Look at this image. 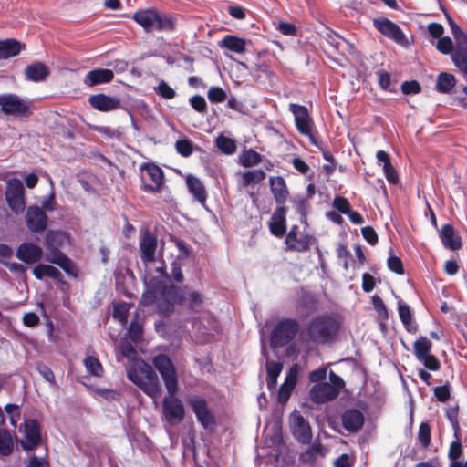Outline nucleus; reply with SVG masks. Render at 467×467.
I'll return each instance as SVG.
<instances>
[{"label": "nucleus", "instance_id": "obj_45", "mask_svg": "<svg viewBox=\"0 0 467 467\" xmlns=\"http://www.w3.org/2000/svg\"><path fill=\"white\" fill-rule=\"evenodd\" d=\"M458 413H459V406L458 405L451 406L446 409V416L453 429L454 437L456 439H459V433H460V424H459V420H458Z\"/></svg>", "mask_w": 467, "mask_h": 467}, {"label": "nucleus", "instance_id": "obj_23", "mask_svg": "<svg viewBox=\"0 0 467 467\" xmlns=\"http://www.w3.org/2000/svg\"><path fill=\"white\" fill-rule=\"evenodd\" d=\"M285 213L286 208L278 206L271 216L269 229L271 234L276 237H282L285 234Z\"/></svg>", "mask_w": 467, "mask_h": 467}, {"label": "nucleus", "instance_id": "obj_61", "mask_svg": "<svg viewBox=\"0 0 467 467\" xmlns=\"http://www.w3.org/2000/svg\"><path fill=\"white\" fill-rule=\"evenodd\" d=\"M362 236L370 244H375L378 242V234L371 226H366L361 229Z\"/></svg>", "mask_w": 467, "mask_h": 467}, {"label": "nucleus", "instance_id": "obj_18", "mask_svg": "<svg viewBox=\"0 0 467 467\" xmlns=\"http://www.w3.org/2000/svg\"><path fill=\"white\" fill-rule=\"evenodd\" d=\"M92 108L99 111H111L121 107L120 99L114 96H107L105 94L92 95L88 99Z\"/></svg>", "mask_w": 467, "mask_h": 467}, {"label": "nucleus", "instance_id": "obj_30", "mask_svg": "<svg viewBox=\"0 0 467 467\" xmlns=\"http://www.w3.org/2000/svg\"><path fill=\"white\" fill-rule=\"evenodd\" d=\"M447 19L451 33L455 40L454 50L467 49V35L461 29V27L452 18L447 16Z\"/></svg>", "mask_w": 467, "mask_h": 467}, {"label": "nucleus", "instance_id": "obj_17", "mask_svg": "<svg viewBox=\"0 0 467 467\" xmlns=\"http://www.w3.org/2000/svg\"><path fill=\"white\" fill-rule=\"evenodd\" d=\"M338 395V389L330 383L323 382L314 385L309 392L310 399L315 403H324L334 400Z\"/></svg>", "mask_w": 467, "mask_h": 467}, {"label": "nucleus", "instance_id": "obj_59", "mask_svg": "<svg viewBox=\"0 0 467 467\" xmlns=\"http://www.w3.org/2000/svg\"><path fill=\"white\" fill-rule=\"evenodd\" d=\"M419 361L423 363V365L430 370L435 371L438 370L441 367L438 358L431 354L426 356L425 358H421Z\"/></svg>", "mask_w": 467, "mask_h": 467}, {"label": "nucleus", "instance_id": "obj_20", "mask_svg": "<svg viewBox=\"0 0 467 467\" xmlns=\"http://www.w3.org/2000/svg\"><path fill=\"white\" fill-rule=\"evenodd\" d=\"M269 185L276 204L284 206L289 195L285 179L281 176L270 177Z\"/></svg>", "mask_w": 467, "mask_h": 467}, {"label": "nucleus", "instance_id": "obj_39", "mask_svg": "<svg viewBox=\"0 0 467 467\" xmlns=\"http://www.w3.org/2000/svg\"><path fill=\"white\" fill-rule=\"evenodd\" d=\"M262 161V155L257 151L249 149L240 155V162L244 167L249 168L259 164Z\"/></svg>", "mask_w": 467, "mask_h": 467}, {"label": "nucleus", "instance_id": "obj_6", "mask_svg": "<svg viewBox=\"0 0 467 467\" xmlns=\"http://www.w3.org/2000/svg\"><path fill=\"white\" fill-rule=\"evenodd\" d=\"M299 330V324L296 319L284 318L277 322L274 327L270 344L273 348L284 347L294 339Z\"/></svg>", "mask_w": 467, "mask_h": 467}, {"label": "nucleus", "instance_id": "obj_8", "mask_svg": "<svg viewBox=\"0 0 467 467\" xmlns=\"http://www.w3.org/2000/svg\"><path fill=\"white\" fill-rule=\"evenodd\" d=\"M25 189L22 182L17 178L8 180L5 190V199L10 209L20 213L25 210Z\"/></svg>", "mask_w": 467, "mask_h": 467}, {"label": "nucleus", "instance_id": "obj_64", "mask_svg": "<svg viewBox=\"0 0 467 467\" xmlns=\"http://www.w3.org/2000/svg\"><path fill=\"white\" fill-rule=\"evenodd\" d=\"M37 370L40 375L50 384L55 383V376L53 371L46 365H39Z\"/></svg>", "mask_w": 467, "mask_h": 467}, {"label": "nucleus", "instance_id": "obj_2", "mask_svg": "<svg viewBox=\"0 0 467 467\" xmlns=\"http://www.w3.org/2000/svg\"><path fill=\"white\" fill-rule=\"evenodd\" d=\"M152 363L160 372L170 394L163 400L165 419L171 425L177 424L183 420L185 411L182 400L174 397L178 391V376L175 366L171 358L164 354L155 356L152 358Z\"/></svg>", "mask_w": 467, "mask_h": 467}, {"label": "nucleus", "instance_id": "obj_11", "mask_svg": "<svg viewBox=\"0 0 467 467\" xmlns=\"http://www.w3.org/2000/svg\"><path fill=\"white\" fill-rule=\"evenodd\" d=\"M291 431L300 443L308 444L312 440V431L308 421L297 411L290 415Z\"/></svg>", "mask_w": 467, "mask_h": 467}, {"label": "nucleus", "instance_id": "obj_56", "mask_svg": "<svg viewBox=\"0 0 467 467\" xmlns=\"http://www.w3.org/2000/svg\"><path fill=\"white\" fill-rule=\"evenodd\" d=\"M462 453V444L460 442V438L456 439V441H452L450 446V450L448 452V457L455 462L457 459L461 457Z\"/></svg>", "mask_w": 467, "mask_h": 467}, {"label": "nucleus", "instance_id": "obj_24", "mask_svg": "<svg viewBox=\"0 0 467 467\" xmlns=\"http://www.w3.org/2000/svg\"><path fill=\"white\" fill-rule=\"evenodd\" d=\"M186 184L189 192L193 196L195 201L205 206L207 200V192L202 182L194 175L186 177Z\"/></svg>", "mask_w": 467, "mask_h": 467}, {"label": "nucleus", "instance_id": "obj_34", "mask_svg": "<svg viewBox=\"0 0 467 467\" xmlns=\"http://www.w3.org/2000/svg\"><path fill=\"white\" fill-rule=\"evenodd\" d=\"M265 172L262 170L244 171L241 174L240 185L244 188L251 184L259 183L265 179Z\"/></svg>", "mask_w": 467, "mask_h": 467}, {"label": "nucleus", "instance_id": "obj_48", "mask_svg": "<svg viewBox=\"0 0 467 467\" xmlns=\"http://www.w3.org/2000/svg\"><path fill=\"white\" fill-rule=\"evenodd\" d=\"M192 148H193V144L188 139L178 140L175 143V149H176L177 152L185 158L192 155Z\"/></svg>", "mask_w": 467, "mask_h": 467}, {"label": "nucleus", "instance_id": "obj_44", "mask_svg": "<svg viewBox=\"0 0 467 467\" xmlns=\"http://www.w3.org/2000/svg\"><path fill=\"white\" fill-rule=\"evenodd\" d=\"M130 308V305L126 302H121L114 305L113 307V317L125 325L128 321V313Z\"/></svg>", "mask_w": 467, "mask_h": 467}, {"label": "nucleus", "instance_id": "obj_37", "mask_svg": "<svg viewBox=\"0 0 467 467\" xmlns=\"http://www.w3.org/2000/svg\"><path fill=\"white\" fill-rule=\"evenodd\" d=\"M451 58L458 70L467 78V49L454 50Z\"/></svg>", "mask_w": 467, "mask_h": 467}, {"label": "nucleus", "instance_id": "obj_27", "mask_svg": "<svg viewBox=\"0 0 467 467\" xmlns=\"http://www.w3.org/2000/svg\"><path fill=\"white\" fill-rule=\"evenodd\" d=\"M440 237L443 245L452 251L462 247L461 239L455 235L454 229L451 224H444L441 227Z\"/></svg>", "mask_w": 467, "mask_h": 467}, {"label": "nucleus", "instance_id": "obj_35", "mask_svg": "<svg viewBox=\"0 0 467 467\" xmlns=\"http://www.w3.org/2000/svg\"><path fill=\"white\" fill-rule=\"evenodd\" d=\"M456 79L452 74L442 72L436 81V89L440 93H449L455 86Z\"/></svg>", "mask_w": 467, "mask_h": 467}, {"label": "nucleus", "instance_id": "obj_28", "mask_svg": "<svg viewBox=\"0 0 467 467\" xmlns=\"http://www.w3.org/2000/svg\"><path fill=\"white\" fill-rule=\"evenodd\" d=\"M26 79L34 82L43 81L49 74L47 66L41 62L28 65L25 70Z\"/></svg>", "mask_w": 467, "mask_h": 467}, {"label": "nucleus", "instance_id": "obj_49", "mask_svg": "<svg viewBox=\"0 0 467 467\" xmlns=\"http://www.w3.org/2000/svg\"><path fill=\"white\" fill-rule=\"evenodd\" d=\"M436 48L439 52L444 55L451 54L454 51L453 42L449 36H441L439 38Z\"/></svg>", "mask_w": 467, "mask_h": 467}, {"label": "nucleus", "instance_id": "obj_5", "mask_svg": "<svg viewBox=\"0 0 467 467\" xmlns=\"http://www.w3.org/2000/svg\"><path fill=\"white\" fill-rule=\"evenodd\" d=\"M338 327L339 325L335 318L322 315L313 318L306 330L312 341L326 343L337 335Z\"/></svg>", "mask_w": 467, "mask_h": 467}, {"label": "nucleus", "instance_id": "obj_15", "mask_svg": "<svg viewBox=\"0 0 467 467\" xmlns=\"http://www.w3.org/2000/svg\"><path fill=\"white\" fill-rule=\"evenodd\" d=\"M43 249L30 242L21 244L17 250L16 256L22 262L27 265H34L38 263L43 258Z\"/></svg>", "mask_w": 467, "mask_h": 467}, {"label": "nucleus", "instance_id": "obj_43", "mask_svg": "<svg viewBox=\"0 0 467 467\" xmlns=\"http://www.w3.org/2000/svg\"><path fill=\"white\" fill-rule=\"evenodd\" d=\"M84 365L87 371L96 377H100L103 373V368L99 360L92 356H88L84 359Z\"/></svg>", "mask_w": 467, "mask_h": 467}, {"label": "nucleus", "instance_id": "obj_55", "mask_svg": "<svg viewBox=\"0 0 467 467\" xmlns=\"http://www.w3.org/2000/svg\"><path fill=\"white\" fill-rule=\"evenodd\" d=\"M190 104L199 113H203L206 110V101L203 97L195 95L190 99Z\"/></svg>", "mask_w": 467, "mask_h": 467}, {"label": "nucleus", "instance_id": "obj_26", "mask_svg": "<svg viewBox=\"0 0 467 467\" xmlns=\"http://www.w3.org/2000/svg\"><path fill=\"white\" fill-rule=\"evenodd\" d=\"M298 226L294 225L285 238V244L289 250L303 252L309 248V243L306 236L298 237Z\"/></svg>", "mask_w": 467, "mask_h": 467}, {"label": "nucleus", "instance_id": "obj_16", "mask_svg": "<svg viewBox=\"0 0 467 467\" xmlns=\"http://www.w3.org/2000/svg\"><path fill=\"white\" fill-rule=\"evenodd\" d=\"M27 227L33 233L43 232L47 225V216L38 206H29L26 214Z\"/></svg>", "mask_w": 467, "mask_h": 467}, {"label": "nucleus", "instance_id": "obj_33", "mask_svg": "<svg viewBox=\"0 0 467 467\" xmlns=\"http://www.w3.org/2000/svg\"><path fill=\"white\" fill-rule=\"evenodd\" d=\"M283 368V365L279 361H270L266 362V371H267V387L268 389H274L277 383V378L280 375Z\"/></svg>", "mask_w": 467, "mask_h": 467}, {"label": "nucleus", "instance_id": "obj_4", "mask_svg": "<svg viewBox=\"0 0 467 467\" xmlns=\"http://www.w3.org/2000/svg\"><path fill=\"white\" fill-rule=\"evenodd\" d=\"M133 19L147 32H172L175 30V18L171 15L159 13L155 9L137 11L133 15Z\"/></svg>", "mask_w": 467, "mask_h": 467}, {"label": "nucleus", "instance_id": "obj_47", "mask_svg": "<svg viewBox=\"0 0 467 467\" xmlns=\"http://www.w3.org/2000/svg\"><path fill=\"white\" fill-rule=\"evenodd\" d=\"M418 441L423 448H428L431 443V427L426 422H421L418 432Z\"/></svg>", "mask_w": 467, "mask_h": 467}, {"label": "nucleus", "instance_id": "obj_62", "mask_svg": "<svg viewBox=\"0 0 467 467\" xmlns=\"http://www.w3.org/2000/svg\"><path fill=\"white\" fill-rule=\"evenodd\" d=\"M428 32L433 38H441L443 35L444 28L439 23H431L428 26Z\"/></svg>", "mask_w": 467, "mask_h": 467}, {"label": "nucleus", "instance_id": "obj_31", "mask_svg": "<svg viewBox=\"0 0 467 467\" xmlns=\"http://www.w3.org/2000/svg\"><path fill=\"white\" fill-rule=\"evenodd\" d=\"M246 41L244 38L237 37L233 35L225 36L221 43L220 47H225L234 53H244L245 51Z\"/></svg>", "mask_w": 467, "mask_h": 467}, {"label": "nucleus", "instance_id": "obj_50", "mask_svg": "<svg viewBox=\"0 0 467 467\" xmlns=\"http://www.w3.org/2000/svg\"><path fill=\"white\" fill-rule=\"evenodd\" d=\"M155 91L158 95L166 99H171L176 96L175 90L164 80H161L159 83L158 87L155 88Z\"/></svg>", "mask_w": 467, "mask_h": 467}, {"label": "nucleus", "instance_id": "obj_3", "mask_svg": "<svg viewBox=\"0 0 467 467\" xmlns=\"http://www.w3.org/2000/svg\"><path fill=\"white\" fill-rule=\"evenodd\" d=\"M127 377L148 396L155 398L160 393L158 377L151 367L145 362L129 368Z\"/></svg>", "mask_w": 467, "mask_h": 467}, {"label": "nucleus", "instance_id": "obj_41", "mask_svg": "<svg viewBox=\"0 0 467 467\" xmlns=\"http://www.w3.org/2000/svg\"><path fill=\"white\" fill-rule=\"evenodd\" d=\"M398 311L405 328L409 332L415 331V328L411 326V312L410 306L405 303L399 302Z\"/></svg>", "mask_w": 467, "mask_h": 467}, {"label": "nucleus", "instance_id": "obj_46", "mask_svg": "<svg viewBox=\"0 0 467 467\" xmlns=\"http://www.w3.org/2000/svg\"><path fill=\"white\" fill-rule=\"evenodd\" d=\"M216 146L225 154H233L236 150L235 141L233 139L223 135L216 139Z\"/></svg>", "mask_w": 467, "mask_h": 467}, {"label": "nucleus", "instance_id": "obj_54", "mask_svg": "<svg viewBox=\"0 0 467 467\" xmlns=\"http://www.w3.org/2000/svg\"><path fill=\"white\" fill-rule=\"evenodd\" d=\"M387 265L389 269L396 274L401 275L404 272L401 260L393 254L389 256Z\"/></svg>", "mask_w": 467, "mask_h": 467}, {"label": "nucleus", "instance_id": "obj_38", "mask_svg": "<svg viewBox=\"0 0 467 467\" xmlns=\"http://www.w3.org/2000/svg\"><path fill=\"white\" fill-rule=\"evenodd\" d=\"M14 447L13 437L6 429H0V454L8 456Z\"/></svg>", "mask_w": 467, "mask_h": 467}, {"label": "nucleus", "instance_id": "obj_25", "mask_svg": "<svg viewBox=\"0 0 467 467\" xmlns=\"http://www.w3.org/2000/svg\"><path fill=\"white\" fill-rule=\"evenodd\" d=\"M114 78V73L110 69L99 68L87 73L84 78V84L88 87H93L99 84L110 82Z\"/></svg>", "mask_w": 467, "mask_h": 467}, {"label": "nucleus", "instance_id": "obj_1", "mask_svg": "<svg viewBox=\"0 0 467 467\" xmlns=\"http://www.w3.org/2000/svg\"><path fill=\"white\" fill-rule=\"evenodd\" d=\"M157 275L151 278L145 276V291L142 294L141 304L150 306L157 304L158 311L162 316L173 312L175 304L179 303L193 312H199L203 306V296L196 291H184L171 284V277L165 272L164 263L156 265Z\"/></svg>", "mask_w": 467, "mask_h": 467}, {"label": "nucleus", "instance_id": "obj_52", "mask_svg": "<svg viewBox=\"0 0 467 467\" xmlns=\"http://www.w3.org/2000/svg\"><path fill=\"white\" fill-rule=\"evenodd\" d=\"M128 335L133 342H138L142 337V327L138 322L133 321L128 328Z\"/></svg>", "mask_w": 467, "mask_h": 467}, {"label": "nucleus", "instance_id": "obj_22", "mask_svg": "<svg viewBox=\"0 0 467 467\" xmlns=\"http://www.w3.org/2000/svg\"><path fill=\"white\" fill-rule=\"evenodd\" d=\"M297 374H298V365H293L286 377L285 382L281 385L279 392H278V401L280 403H285L294 389L296 381H297Z\"/></svg>", "mask_w": 467, "mask_h": 467}, {"label": "nucleus", "instance_id": "obj_42", "mask_svg": "<svg viewBox=\"0 0 467 467\" xmlns=\"http://www.w3.org/2000/svg\"><path fill=\"white\" fill-rule=\"evenodd\" d=\"M63 234L57 231H48L46 234L44 244L47 249L59 248L63 242Z\"/></svg>", "mask_w": 467, "mask_h": 467}, {"label": "nucleus", "instance_id": "obj_14", "mask_svg": "<svg viewBox=\"0 0 467 467\" xmlns=\"http://www.w3.org/2000/svg\"><path fill=\"white\" fill-rule=\"evenodd\" d=\"M190 404L195 413L198 421L206 430H212L214 425V417L207 407L206 401L199 397H193L190 400Z\"/></svg>", "mask_w": 467, "mask_h": 467}, {"label": "nucleus", "instance_id": "obj_58", "mask_svg": "<svg viewBox=\"0 0 467 467\" xmlns=\"http://www.w3.org/2000/svg\"><path fill=\"white\" fill-rule=\"evenodd\" d=\"M382 169H383V171H384V175L387 179V181L391 183V184H395L398 182L399 181V177H398V174L396 172V170L395 168L392 166L391 162L387 164V165H383L382 166Z\"/></svg>", "mask_w": 467, "mask_h": 467}, {"label": "nucleus", "instance_id": "obj_19", "mask_svg": "<svg viewBox=\"0 0 467 467\" xmlns=\"http://www.w3.org/2000/svg\"><path fill=\"white\" fill-rule=\"evenodd\" d=\"M45 260L48 263L58 265L67 274L76 276L77 273L74 269L71 260L65 255L59 248L47 249Z\"/></svg>", "mask_w": 467, "mask_h": 467}, {"label": "nucleus", "instance_id": "obj_32", "mask_svg": "<svg viewBox=\"0 0 467 467\" xmlns=\"http://www.w3.org/2000/svg\"><path fill=\"white\" fill-rule=\"evenodd\" d=\"M33 275L38 280H42L45 276H48L56 280L61 277V273L57 268L45 264L36 265L33 269Z\"/></svg>", "mask_w": 467, "mask_h": 467}, {"label": "nucleus", "instance_id": "obj_51", "mask_svg": "<svg viewBox=\"0 0 467 467\" xmlns=\"http://www.w3.org/2000/svg\"><path fill=\"white\" fill-rule=\"evenodd\" d=\"M208 99L213 103L223 102L226 99V93L219 87H213L208 90Z\"/></svg>", "mask_w": 467, "mask_h": 467}, {"label": "nucleus", "instance_id": "obj_13", "mask_svg": "<svg viewBox=\"0 0 467 467\" xmlns=\"http://www.w3.org/2000/svg\"><path fill=\"white\" fill-rule=\"evenodd\" d=\"M289 110L295 117V124L297 130L305 136L312 137L311 126L312 120L310 119L306 107L291 103Z\"/></svg>", "mask_w": 467, "mask_h": 467}, {"label": "nucleus", "instance_id": "obj_40", "mask_svg": "<svg viewBox=\"0 0 467 467\" xmlns=\"http://www.w3.org/2000/svg\"><path fill=\"white\" fill-rule=\"evenodd\" d=\"M149 178L156 184L162 185L163 183V171L162 170L153 163H147L142 166Z\"/></svg>", "mask_w": 467, "mask_h": 467}, {"label": "nucleus", "instance_id": "obj_63", "mask_svg": "<svg viewBox=\"0 0 467 467\" xmlns=\"http://www.w3.org/2000/svg\"><path fill=\"white\" fill-rule=\"evenodd\" d=\"M375 287V279L374 277L368 274L365 273L362 275V288L365 292H371Z\"/></svg>", "mask_w": 467, "mask_h": 467}, {"label": "nucleus", "instance_id": "obj_7", "mask_svg": "<svg viewBox=\"0 0 467 467\" xmlns=\"http://www.w3.org/2000/svg\"><path fill=\"white\" fill-rule=\"evenodd\" d=\"M140 249L141 253L140 258L146 268L144 276H148L149 278L154 277L150 270V265L155 264V251L157 249L156 236L149 231H146L140 239ZM154 271H156V269ZM155 274L156 276L158 274L157 272H155ZM143 280L145 281V277H143Z\"/></svg>", "mask_w": 467, "mask_h": 467}, {"label": "nucleus", "instance_id": "obj_21", "mask_svg": "<svg viewBox=\"0 0 467 467\" xmlns=\"http://www.w3.org/2000/svg\"><path fill=\"white\" fill-rule=\"evenodd\" d=\"M364 424V415L357 409L347 410L342 415V425L349 432L358 431Z\"/></svg>", "mask_w": 467, "mask_h": 467}, {"label": "nucleus", "instance_id": "obj_9", "mask_svg": "<svg viewBox=\"0 0 467 467\" xmlns=\"http://www.w3.org/2000/svg\"><path fill=\"white\" fill-rule=\"evenodd\" d=\"M376 29L384 36L393 40L399 45L406 46L408 40L400 26L388 18L379 17L373 20Z\"/></svg>", "mask_w": 467, "mask_h": 467}, {"label": "nucleus", "instance_id": "obj_29", "mask_svg": "<svg viewBox=\"0 0 467 467\" xmlns=\"http://www.w3.org/2000/svg\"><path fill=\"white\" fill-rule=\"evenodd\" d=\"M22 45L14 38L0 41V60L7 59L20 53Z\"/></svg>", "mask_w": 467, "mask_h": 467}, {"label": "nucleus", "instance_id": "obj_57", "mask_svg": "<svg viewBox=\"0 0 467 467\" xmlns=\"http://www.w3.org/2000/svg\"><path fill=\"white\" fill-rule=\"evenodd\" d=\"M434 396L440 402H445L451 396L449 385L439 386L434 389Z\"/></svg>", "mask_w": 467, "mask_h": 467}, {"label": "nucleus", "instance_id": "obj_53", "mask_svg": "<svg viewBox=\"0 0 467 467\" xmlns=\"http://www.w3.org/2000/svg\"><path fill=\"white\" fill-rule=\"evenodd\" d=\"M333 207L343 214H347L351 210L349 202L341 196H337L334 199Z\"/></svg>", "mask_w": 467, "mask_h": 467}, {"label": "nucleus", "instance_id": "obj_36", "mask_svg": "<svg viewBox=\"0 0 467 467\" xmlns=\"http://www.w3.org/2000/svg\"><path fill=\"white\" fill-rule=\"evenodd\" d=\"M432 343L424 337L416 340L413 344L414 354L418 360L431 354Z\"/></svg>", "mask_w": 467, "mask_h": 467}, {"label": "nucleus", "instance_id": "obj_12", "mask_svg": "<svg viewBox=\"0 0 467 467\" xmlns=\"http://www.w3.org/2000/svg\"><path fill=\"white\" fill-rule=\"evenodd\" d=\"M41 441L40 426L37 420L29 419L24 422V439L20 444L25 451H32L36 448Z\"/></svg>", "mask_w": 467, "mask_h": 467}, {"label": "nucleus", "instance_id": "obj_10", "mask_svg": "<svg viewBox=\"0 0 467 467\" xmlns=\"http://www.w3.org/2000/svg\"><path fill=\"white\" fill-rule=\"evenodd\" d=\"M0 106L6 115L26 116L29 111L28 103L16 94L0 95Z\"/></svg>", "mask_w": 467, "mask_h": 467}, {"label": "nucleus", "instance_id": "obj_60", "mask_svg": "<svg viewBox=\"0 0 467 467\" xmlns=\"http://www.w3.org/2000/svg\"><path fill=\"white\" fill-rule=\"evenodd\" d=\"M401 90L404 94H417L420 91V84L415 81H406L401 85Z\"/></svg>", "mask_w": 467, "mask_h": 467}]
</instances>
